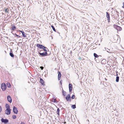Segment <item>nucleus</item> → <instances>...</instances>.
Returning <instances> with one entry per match:
<instances>
[{
  "label": "nucleus",
  "mask_w": 124,
  "mask_h": 124,
  "mask_svg": "<svg viewBox=\"0 0 124 124\" xmlns=\"http://www.w3.org/2000/svg\"><path fill=\"white\" fill-rule=\"evenodd\" d=\"M6 88V85L5 83H3L1 84V88L3 91H5Z\"/></svg>",
  "instance_id": "nucleus-1"
},
{
  "label": "nucleus",
  "mask_w": 124,
  "mask_h": 124,
  "mask_svg": "<svg viewBox=\"0 0 124 124\" xmlns=\"http://www.w3.org/2000/svg\"><path fill=\"white\" fill-rule=\"evenodd\" d=\"M65 99L67 101H71V99L70 95L69 94H68V95L66 96Z\"/></svg>",
  "instance_id": "nucleus-2"
},
{
  "label": "nucleus",
  "mask_w": 124,
  "mask_h": 124,
  "mask_svg": "<svg viewBox=\"0 0 124 124\" xmlns=\"http://www.w3.org/2000/svg\"><path fill=\"white\" fill-rule=\"evenodd\" d=\"M114 27L117 31H120L122 30V28L120 26L116 25H114Z\"/></svg>",
  "instance_id": "nucleus-3"
},
{
  "label": "nucleus",
  "mask_w": 124,
  "mask_h": 124,
  "mask_svg": "<svg viewBox=\"0 0 124 124\" xmlns=\"http://www.w3.org/2000/svg\"><path fill=\"white\" fill-rule=\"evenodd\" d=\"M39 54L40 55L44 57L48 55L47 53V52H43L42 53L39 52Z\"/></svg>",
  "instance_id": "nucleus-4"
},
{
  "label": "nucleus",
  "mask_w": 124,
  "mask_h": 124,
  "mask_svg": "<svg viewBox=\"0 0 124 124\" xmlns=\"http://www.w3.org/2000/svg\"><path fill=\"white\" fill-rule=\"evenodd\" d=\"M1 121L2 122L4 123L5 124L8 123V119H4L3 118H1Z\"/></svg>",
  "instance_id": "nucleus-5"
},
{
  "label": "nucleus",
  "mask_w": 124,
  "mask_h": 124,
  "mask_svg": "<svg viewBox=\"0 0 124 124\" xmlns=\"http://www.w3.org/2000/svg\"><path fill=\"white\" fill-rule=\"evenodd\" d=\"M11 112V109H6L5 111V114L7 115H9L10 114Z\"/></svg>",
  "instance_id": "nucleus-6"
},
{
  "label": "nucleus",
  "mask_w": 124,
  "mask_h": 124,
  "mask_svg": "<svg viewBox=\"0 0 124 124\" xmlns=\"http://www.w3.org/2000/svg\"><path fill=\"white\" fill-rule=\"evenodd\" d=\"M13 111L15 114H17L18 112V111L17 108L15 106H14L13 107Z\"/></svg>",
  "instance_id": "nucleus-7"
},
{
  "label": "nucleus",
  "mask_w": 124,
  "mask_h": 124,
  "mask_svg": "<svg viewBox=\"0 0 124 124\" xmlns=\"http://www.w3.org/2000/svg\"><path fill=\"white\" fill-rule=\"evenodd\" d=\"M106 17L107 18V20L108 21V22H110V15L109 14V13H108L106 12Z\"/></svg>",
  "instance_id": "nucleus-8"
},
{
  "label": "nucleus",
  "mask_w": 124,
  "mask_h": 124,
  "mask_svg": "<svg viewBox=\"0 0 124 124\" xmlns=\"http://www.w3.org/2000/svg\"><path fill=\"white\" fill-rule=\"evenodd\" d=\"M36 46L38 47L40 49L45 48V46L43 45L38 44H37Z\"/></svg>",
  "instance_id": "nucleus-9"
},
{
  "label": "nucleus",
  "mask_w": 124,
  "mask_h": 124,
  "mask_svg": "<svg viewBox=\"0 0 124 124\" xmlns=\"http://www.w3.org/2000/svg\"><path fill=\"white\" fill-rule=\"evenodd\" d=\"M7 98L8 101L10 103H11L12 101V99L10 96V95L8 96L7 97Z\"/></svg>",
  "instance_id": "nucleus-10"
},
{
  "label": "nucleus",
  "mask_w": 124,
  "mask_h": 124,
  "mask_svg": "<svg viewBox=\"0 0 124 124\" xmlns=\"http://www.w3.org/2000/svg\"><path fill=\"white\" fill-rule=\"evenodd\" d=\"M69 89L70 92H71L72 90V86L70 83H69Z\"/></svg>",
  "instance_id": "nucleus-11"
},
{
  "label": "nucleus",
  "mask_w": 124,
  "mask_h": 124,
  "mask_svg": "<svg viewBox=\"0 0 124 124\" xmlns=\"http://www.w3.org/2000/svg\"><path fill=\"white\" fill-rule=\"evenodd\" d=\"M20 32H21L22 34V35H23L24 33V32L23 31H21L20 30H17L16 31V33H20V34H19V35H20L21 34Z\"/></svg>",
  "instance_id": "nucleus-12"
},
{
  "label": "nucleus",
  "mask_w": 124,
  "mask_h": 124,
  "mask_svg": "<svg viewBox=\"0 0 124 124\" xmlns=\"http://www.w3.org/2000/svg\"><path fill=\"white\" fill-rule=\"evenodd\" d=\"M58 79L59 80H60V79L61 77V72L60 71L58 72Z\"/></svg>",
  "instance_id": "nucleus-13"
},
{
  "label": "nucleus",
  "mask_w": 124,
  "mask_h": 124,
  "mask_svg": "<svg viewBox=\"0 0 124 124\" xmlns=\"http://www.w3.org/2000/svg\"><path fill=\"white\" fill-rule=\"evenodd\" d=\"M11 33L14 36V37H17L18 38H19L20 37V36H19L17 35L16 33H14L13 32H11Z\"/></svg>",
  "instance_id": "nucleus-14"
},
{
  "label": "nucleus",
  "mask_w": 124,
  "mask_h": 124,
  "mask_svg": "<svg viewBox=\"0 0 124 124\" xmlns=\"http://www.w3.org/2000/svg\"><path fill=\"white\" fill-rule=\"evenodd\" d=\"M40 83L42 85H44V82L43 80L41 78H40Z\"/></svg>",
  "instance_id": "nucleus-15"
},
{
  "label": "nucleus",
  "mask_w": 124,
  "mask_h": 124,
  "mask_svg": "<svg viewBox=\"0 0 124 124\" xmlns=\"http://www.w3.org/2000/svg\"><path fill=\"white\" fill-rule=\"evenodd\" d=\"M6 109H10L9 106L7 104H6L5 105Z\"/></svg>",
  "instance_id": "nucleus-16"
},
{
  "label": "nucleus",
  "mask_w": 124,
  "mask_h": 124,
  "mask_svg": "<svg viewBox=\"0 0 124 124\" xmlns=\"http://www.w3.org/2000/svg\"><path fill=\"white\" fill-rule=\"evenodd\" d=\"M11 28L12 30L14 31L16 29V27L14 25Z\"/></svg>",
  "instance_id": "nucleus-17"
},
{
  "label": "nucleus",
  "mask_w": 124,
  "mask_h": 124,
  "mask_svg": "<svg viewBox=\"0 0 124 124\" xmlns=\"http://www.w3.org/2000/svg\"><path fill=\"white\" fill-rule=\"evenodd\" d=\"M45 48H42V49H43L44 51H45V52H47V50H48V49L45 46Z\"/></svg>",
  "instance_id": "nucleus-18"
},
{
  "label": "nucleus",
  "mask_w": 124,
  "mask_h": 124,
  "mask_svg": "<svg viewBox=\"0 0 124 124\" xmlns=\"http://www.w3.org/2000/svg\"><path fill=\"white\" fill-rule=\"evenodd\" d=\"M62 90L63 95L64 96H65L66 94V92L65 91H64L63 90V89H62Z\"/></svg>",
  "instance_id": "nucleus-19"
},
{
  "label": "nucleus",
  "mask_w": 124,
  "mask_h": 124,
  "mask_svg": "<svg viewBox=\"0 0 124 124\" xmlns=\"http://www.w3.org/2000/svg\"><path fill=\"white\" fill-rule=\"evenodd\" d=\"M119 77L118 76L116 77V82H118L119 81Z\"/></svg>",
  "instance_id": "nucleus-20"
},
{
  "label": "nucleus",
  "mask_w": 124,
  "mask_h": 124,
  "mask_svg": "<svg viewBox=\"0 0 124 124\" xmlns=\"http://www.w3.org/2000/svg\"><path fill=\"white\" fill-rule=\"evenodd\" d=\"M104 48L107 51L108 53H111V51H110V50L109 49H108V48L106 49V48Z\"/></svg>",
  "instance_id": "nucleus-21"
},
{
  "label": "nucleus",
  "mask_w": 124,
  "mask_h": 124,
  "mask_svg": "<svg viewBox=\"0 0 124 124\" xmlns=\"http://www.w3.org/2000/svg\"><path fill=\"white\" fill-rule=\"evenodd\" d=\"M60 109L59 108H58L57 109V114L59 116Z\"/></svg>",
  "instance_id": "nucleus-22"
},
{
  "label": "nucleus",
  "mask_w": 124,
  "mask_h": 124,
  "mask_svg": "<svg viewBox=\"0 0 124 124\" xmlns=\"http://www.w3.org/2000/svg\"><path fill=\"white\" fill-rule=\"evenodd\" d=\"M9 54L10 56L12 57H14V55L13 54V53L11 52H10L9 53Z\"/></svg>",
  "instance_id": "nucleus-23"
},
{
  "label": "nucleus",
  "mask_w": 124,
  "mask_h": 124,
  "mask_svg": "<svg viewBox=\"0 0 124 124\" xmlns=\"http://www.w3.org/2000/svg\"><path fill=\"white\" fill-rule=\"evenodd\" d=\"M7 85L8 88H10V87L11 85L9 83H7Z\"/></svg>",
  "instance_id": "nucleus-24"
},
{
  "label": "nucleus",
  "mask_w": 124,
  "mask_h": 124,
  "mask_svg": "<svg viewBox=\"0 0 124 124\" xmlns=\"http://www.w3.org/2000/svg\"><path fill=\"white\" fill-rule=\"evenodd\" d=\"M93 55L95 57L97 58L98 57V56L95 53H94Z\"/></svg>",
  "instance_id": "nucleus-25"
},
{
  "label": "nucleus",
  "mask_w": 124,
  "mask_h": 124,
  "mask_svg": "<svg viewBox=\"0 0 124 124\" xmlns=\"http://www.w3.org/2000/svg\"><path fill=\"white\" fill-rule=\"evenodd\" d=\"M71 108L74 109H75L76 108V106L75 105H72L71 106Z\"/></svg>",
  "instance_id": "nucleus-26"
},
{
  "label": "nucleus",
  "mask_w": 124,
  "mask_h": 124,
  "mask_svg": "<svg viewBox=\"0 0 124 124\" xmlns=\"http://www.w3.org/2000/svg\"><path fill=\"white\" fill-rule=\"evenodd\" d=\"M5 8L4 9V11L5 12H6L7 13H8L9 11V10L8 8L5 9Z\"/></svg>",
  "instance_id": "nucleus-27"
},
{
  "label": "nucleus",
  "mask_w": 124,
  "mask_h": 124,
  "mask_svg": "<svg viewBox=\"0 0 124 124\" xmlns=\"http://www.w3.org/2000/svg\"><path fill=\"white\" fill-rule=\"evenodd\" d=\"M51 27L53 29V30L54 31H56V30H55V29L53 25H51Z\"/></svg>",
  "instance_id": "nucleus-28"
},
{
  "label": "nucleus",
  "mask_w": 124,
  "mask_h": 124,
  "mask_svg": "<svg viewBox=\"0 0 124 124\" xmlns=\"http://www.w3.org/2000/svg\"><path fill=\"white\" fill-rule=\"evenodd\" d=\"M54 103H57V101L55 99H54V100L52 101Z\"/></svg>",
  "instance_id": "nucleus-29"
},
{
  "label": "nucleus",
  "mask_w": 124,
  "mask_h": 124,
  "mask_svg": "<svg viewBox=\"0 0 124 124\" xmlns=\"http://www.w3.org/2000/svg\"><path fill=\"white\" fill-rule=\"evenodd\" d=\"M13 118L14 119H15L16 118V116L15 115H13L12 116Z\"/></svg>",
  "instance_id": "nucleus-30"
},
{
  "label": "nucleus",
  "mask_w": 124,
  "mask_h": 124,
  "mask_svg": "<svg viewBox=\"0 0 124 124\" xmlns=\"http://www.w3.org/2000/svg\"><path fill=\"white\" fill-rule=\"evenodd\" d=\"M22 35L24 37H25L26 36V35L25 33L23 35Z\"/></svg>",
  "instance_id": "nucleus-31"
},
{
  "label": "nucleus",
  "mask_w": 124,
  "mask_h": 124,
  "mask_svg": "<svg viewBox=\"0 0 124 124\" xmlns=\"http://www.w3.org/2000/svg\"><path fill=\"white\" fill-rule=\"evenodd\" d=\"M75 97V95H72V96L71 97V98L72 99H73Z\"/></svg>",
  "instance_id": "nucleus-32"
},
{
  "label": "nucleus",
  "mask_w": 124,
  "mask_h": 124,
  "mask_svg": "<svg viewBox=\"0 0 124 124\" xmlns=\"http://www.w3.org/2000/svg\"><path fill=\"white\" fill-rule=\"evenodd\" d=\"M102 61L104 62H106V60L105 59H103L102 60Z\"/></svg>",
  "instance_id": "nucleus-33"
},
{
  "label": "nucleus",
  "mask_w": 124,
  "mask_h": 124,
  "mask_svg": "<svg viewBox=\"0 0 124 124\" xmlns=\"http://www.w3.org/2000/svg\"><path fill=\"white\" fill-rule=\"evenodd\" d=\"M2 109L1 107L0 106V112H1L2 111Z\"/></svg>",
  "instance_id": "nucleus-34"
},
{
  "label": "nucleus",
  "mask_w": 124,
  "mask_h": 124,
  "mask_svg": "<svg viewBox=\"0 0 124 124\" xmlns=\"http://www.w3.org/2000/svg\"><path fill=\"white\" fill-rule=\"evenodd\" d=\"M40 68L41 70H43L44 69V67L43 66H41L40 67Z\"/></svg>",
  "instance_id": "nucleus-35"
},
{
  "label": "nucleus",
  "mask_w": 124,
  "mask_h": 124,
  "mask_svg": "<svg viewBox=\"0 0 124 124\" xmlns=\"http://www.w3.org/2000/svg\"><path fill=\"white\" fill-rule=\"evenodd\" d=\"M117 73H118V72L117 71H116V76H117L118 75V74Z\"/></svg>",
  "instance_id": "nucleus-36"
},
{
  "label": "nucleus",
  "mask_w": 124,
  "mask_h": 124,
  "mask_svg": "<svg viewBox=\"0 0 124 124\" xmlns=\"http://www.w3.org/2000/svg\"><path fill=\"white\" fill-rule=\"evenodd\" d=\"M60 83L61 84V85H62V82L61 80L60 81Z\"/></svg>",
  "instance_id": "nucleus-37"
},
{
  "label": "nucleus",
  "mask_w": 124,
  "mask_h": 124,
  "mask_svg": "<svg viewBox=\"0 0 124 124\" xmlns=\"http://www.w3.org/2000/svg\"><path fill=\"white\" fill-rule=\"evenodd\" d=\"M20 124H25L24 123L22 122H21Z\"/></svg>",
  "instance_id": "nucleus-38"
},
{
  "label": "nucleus",
  "mask_w": 124,
  "mask_h": 124,
  "mask_svg": "<svg viewBox=\"0 0 124 124\" xmlns=\"http://www.w3.org/2000/svg\"><path fill=\"white\" fill-rule=\"evenodd\" d=\"M123 8H124V2L123 3Z\"/></svg>",
  "instance_id": "nucleus-39"
},
{
  "label": "nucleus",
  "mask_w": 124,
  "mask_h": 124,
  "mask_svg": "<svg viewBox=\"0 0 124 124\" xmlns=\"http://www.w3.org/2000/svg\"><path fill=\"white\" fill-rule=\"evenodd\" d=\"M17 34H18L19 35V34H20V33H18Z\"/></svg>",
  "instance_id": "nucleus-40"
},
{
  "label": "nucleus",
  "mask_w": 124,
  "mask_h": 124,
  "mask_svg": "<svg viewBox=\"0 0 124 124\" xmlns=\"http://www.w3.org/2000/svg\"><path fill=\"white\" fill-rule=\"evenodd\" d=\"M88 120V121H89V120Z\"/></svg>",
  "instance_id": "nucleus-41"
}]
</instances>
